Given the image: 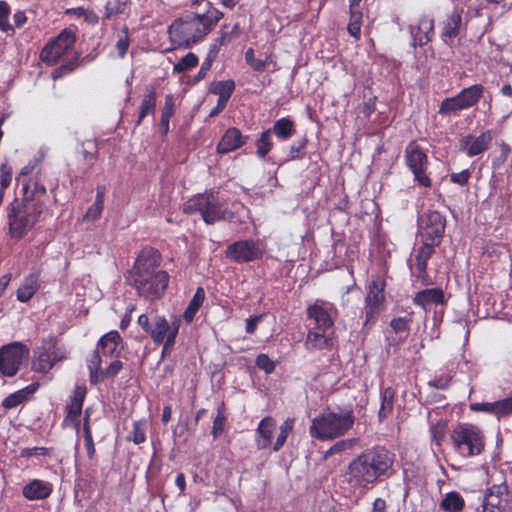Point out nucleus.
Masks as SVG:
<instances>
[{"label": "nucleus", "mask_w": 512, "mask_h": 512, "mask_svg": "<svg viewBox=\"0 0 512 512\" xmlns=\"http://www.w3.org/2000/svg\"><path fill=\"white\" fill-rule=\"evenodd\" d=\"M383 465L384 448L368 449L348 465L346 480L354 489L368 488L384 472Z\"/></svg>", "instance_id": "obj_4"}, {"label": "nucleus", "mask_w": 512, "mask_h": 512, "mask_svg": "<svg viewBox=\"0 0 512 512\" xmlns=\"http://www.w3.org/2000/svg\"><path fill=\"white\" fill-rule=\"evenodd\" d=\"M83 404L70 400L66 406L67 418H69L76 427L80 425V415L82 412Z\"/></svg>", "instance_id": "obj_51"}, {"label": "nucleus", "mask_w": 512, "mask_h": 512, "mask_svg": "<svg viewBox=\"0 0 512 512\" xmlns=\"http://www.w3.org/2000/svg\"><path fill=\"white\" fill-rule=\"evenodd\" d=\"M235 90V81L232 79L225 81H215L210 86V93L219 97L231 98Z\"/></svg>", "instance_id": "obj_41"}, {"label": "nucleus", "mask_w": 512, "mask_h": 512, "mask_svg": "<svg viewBox=\"0 0 512 512\" xmlns=\"http://www.w3.org/2000/svg\"><path fill=\"white\" fill-rule=\"evenodd\" d=\"M355 421L353 411L343 414L324 412L312 420L309 432L311 437L318 440H332L343 436L352 428Z\"/></svg>", "instance_id": "obj_7"}, {"label": "nucleus", "mask_w": 512, "mask_h": 512, "mask_svg": "<svg viewBox=\"0 0 512 512\" xmlns=\"http://www.w3.org/2000/svg\"><path fill=\"white\" fill-rule=\"evenodd\" d=\"M484 87L481 84L472 85L468 88L462 89L458 96L460 97L465 108H470L475 105L482 97Z\"/></svg>", "instance_id": "obj_37"}, {"label": "nucleus", "mask_w": 512, "mask_h": 512, "mask_svg": "<svg viewBox=\"0 0 512 512\" xmlns=\"http://www.w3.org/2000/svg\"><path fill=\"white\" fill-rule=\"evenodd\" d=\"M213 62H214V61H213V60H211L210 58L205 57V59H204V61L202 62L201 67H200V69H199V71H198L197 75L195 76V81H196V82H198V81H200V80H203V79L206 77V75H207L208 71H209V70L211 69V67H212Z\"/></svg>", "instance_id": "obj_61"}, {"label": "nucleus", "mask_w": 512, "mask_h": 512, "mask_svg": "<svg viewBox=\"0 0 512 512\" xmlns=\"http://www.w3.org/2000/svg\"><path fill=\"white\" fill-rule=\"evenodd\" d=\"M199 59L193 52L187 53L179 62L173 66L174 73H184L198 65Z\"/></svg>", "instance_id": "obj_46"}, {"label": "nucleus", "mask_w": 512, "mask_h": 512, "mask_svg": "<svg viewBox=\"0 0 512 512\" xmlns=\"http://www.w3.org/2000/svg\"><path fill=\"white\" fill-rule=\"evenodd\" d=\"M510 506V495L506 484L493 485L484 496L481 512H506Z\"/></svg>", "instance_id": "obj_17"}, {"label": "nucleus", "mask_w": 512, "mask_h": 512, "mask_svg": "<svg viewBox=\"0 0 512 512\" xmlns=\"http://www.w3.org/2000/svg\"><path fill=\"white\" fill-rule=\"evenodd\" d=\"M121 33L122 35L116 42V49L118 52V57L123 59L130 46L129 28L127 26H124L121 29Z\"/></svg>", "instance_id": "obj_49"}, {"label": "nucleus", "mask_w": 512, "mask_h": 512, "mask_svg": "<svg viewBox=\"0 0 512 512\" xmlns=\"http://www.w3.org/2000/svg\"><path fill=\"white\" fill-rule=\"evenodd\" d=\"M227 417L225 414V405L224 403H221V405L217 408V414L213 421L212 426V435L216 439L218 438L225 430V423H226Z\"/></svg>", "instance_id": "obj_47"}, {"label": "nucleus", "mask_w": 512, "mask_h": 512, "mask_svg": "<svg viewBox=\"0 0 512 512\" xmlns=\"http://www.w3.org/2000/svg\"><path fill=\"white\" fill-rule=\"evenodd\" d=\"M466 109L463 105L460 97L458 94L454 97L446 98L442 101L440 108H439V114L441 115H450L455 114L460 110Z\"/></svg>", "instance_id": "obj_42"}, {"label": "nucleus", "mask_w": 512, "mask_h": 512, "mask_svg": "<svg viewBox=\"0 0 512 512\" xmlns=\"http://www.w3.org/2000/svg\"><path fill=\"white\" fill-rule=\"evenodd\" d=\"M445 218L438 211L424 213L419 221L420 233L423 241L440 244L445 231Z\"/></svg>", "instance_id": "obj_15"}, {"label": "nucleus", "mask_w": 512, "mask_h": 512, "mask_svg": "<svg viewBox=\"0 0 512 512\" xmlns=\"http://www.w3.org/2000/svg\"><path fill=\"white\" fill-rule=\"evenodd\" d=\"M256 366L267 374L274 372L276 365L267 354L261 353L256 357Z\"/></svg>", "instance_id": "obj_54"}, {"label": "nucleus", "mask_w": 512, "mask_h": 512, "mask_svg": "<svg viewBox=\"0 0 512 512\" xmlns=\"http://www.w3.org/2000/svg\"><path fill=\"white\" fill-rule=\"evenodd\" d=\"M405 160L408 168L414 175L415 182L421 187L430 188L432 180L427 173L428 157L415 142H410L407 145Z\"/></svg>", "instance_id": "obj_10"}, {"label": "nucleus", "mask_w": 512, "mask_h": 512, "mask_svg": "<svg viewBox=\"0 0 512 512\" xmlns=\"http://www.w3.org/2000/svg\"><path fill=\"white\" fill-rule=\"evenodd\" d=\"M55 363L51 359L49 353L46 351L43 345H41L34 353L32 360V370L37 373H48Z\"/></svg>", "instance_id": "obj_33"}, {"label": "nucleus", "mask_w": 512, "mask_h": 512, "mask_svg": "<svg viewBox=\"0 0 512 512\" xmlns=\"http://www.w3.org/2000/svg\"><path fill=\"white\" fill-rule=\"evenodd\" d=\"M440 507L450 512H459L464 507V500L457 492H449L441 501Z\"/></svg>", "instance_id": "obj_40"}, {"label": "nucleus", "mask_w": 512, "mask_h": 512, "mask_svg": "<svg viewBox=\"0 0 512 512\" xmlns=\"http://www.w3.org/2000/svg\"><path fill=\"white\" fill-rule=\"evenodd\" d=\"M225 256L229 260L243 264L259 260L263 251L254 240H239L227 246Z\"/></svg>", "instance_id": "obj_13"}, {"label": "nucleus", "mask_w": 512, "mask_h": 512, "mask_svg": "<svg viewBox=\"0 0 512 512\" xmlns=\"http://www.w3.org/2000/svg\"><path fill=\"white\" fill-rule=\"evenodd\" d=\"M454 450L462 457L479 455L485 447L482 431L472 424H457L450 434Z\"/></svg>", "instance_id": "obj_8"}, {"label": "nucleus", "mask_w": 512, "mask_h": 512, "mask_svg": "<svg viewBox=\"0 0 512 512\" xmlns=\"http://www.w3.org/2000/svg\"><path fill=\"white\" fill-rule=\"evenodd\" d=\"M495 415L497 417L507 416L512 413V396L494 402Z\"/></svg>", "instance_id": "obj_52"}, {"label": "nucleus", "mask_w": 512, "mask_h": 512, "mask_svg": "<svg viewBox=\"0 0 512 512\" xmlns=\"http://www.w3.org/2000/svg\"><path fill=\"white\" fill-rule=\"evenodd\" d=\"M87 363H88L87 364L88 370H102V368H101L102 359H101V352L99 349H96L92 352L89 359L87 360Z\"/></svg>", "instance_id": "obj_59"}, {"label": "nucleus", "mask_w": 512, "mask_h": 512, "mask_svg": "<svg viewBox=\"0 0 512 512\" xmlns=\"http://www.w3.org/2000/svg\"><path fill=\"white\" fill-rule=\"evenodd\" d=\"M49 451L45 447H32V448H24L20 452V456L24 458H29L32 456H45L48 455Z\"/></svg>", "instance_id": "obj_60"}, {"label": "nucleus", "mask_w": 512, "mask_h": 512, "mask_svg": "<svg viewBox=\"0 0 512 512\" xmlns=\"http://www.w3.org/2000/svg\"><path fill=\"white\" fill-rule=\"evenodd\" d=\"M146 420L134 421L132 431L128 437L135 444H142L146 441Z\"/></svg>", "instance_id": "obj_48"}, {"label": "nucleus", "mask_w": 512, "mask_h": 512, "mask_svg": "<svg viewBox=\"0 0 512 512\" xmlns=\"http://www.w3.org/2000/svg\"><path fill=\"white\" fill-rule=\"evenodd\" d=\"M137 324L151 338L154 344L160 345L170 337L171 333L178 335L180 322L173 321L171 324L162 315L141 314L137 319Z\"/></svg>", "instance_id": "obj_9"}, {"label": "nucleus", "mask_w": 512, "mask_h": 512, "mask_svg": "<svg viewBox=\"0 0 512 512\" xmlns=\"http://www.w3.org/2000/svg\"><path fill=\"white\" fill-rule=\"evenodd\" d=\"M29 357V348L21 342H12L0 348V372L6 377L15 376L23 361Z\"/></svg>", "instance_id": "obj_11"}, {"label": "nucleus", "mask_w": 512, "mask_h": 512, "mask_svg": "<svg viewBox=\"0 0 512 512\" xmlns=\"http://www.w3.org/2000/svg\"><path fill=\"white\" fill-rule=\"evenodd\" d=\"M472 172L470 169H464L458 173L450 174V181L454 184L465 186L471 178Z\"/></svg>", "instance_id": "obj_55"}, {"label": "nucleus", "mask_w": 512, "mask_h": 512, "mask_svg": "<svg viewBox=\"0 0 512 512\" xmlns=\"http://www.w3.org/2000/svg\"><path fill=\"white\" fill-rule=\"evenodd\" d=\"M46 187L39 183L36 179H29L27 183L23 185V197L27 198L28 201L38 202L41 204L42 210H44L46 197Z\"/></svg>", "instance_id": "obj_28"}, {"label": "nucleus", "mask_w": 512, "mask_h": 512, "mask_svg": "<svg viewBox=\"0 0 512 512\" xmlns=\"http://www.w3.org/2000/svg\"><path fill=\"white\" fill-rule=\"evenodd\" d=\"M6 212L9 236L19 241L34 228L43 210L38 202L28 201L27 198H15L6 207Z\"/></svg>", "instance_id": "obj_5"}, {"label": "nucleus", "mask_w": 512, "mask_h": 512, "mask_svg": "<svg viewBox=\"0 0 512 512\" xmlns=\"http://www.w3.org/2000/svg\"><path fill=\"white\" fill-rule=\"evenodd\" d=\"M262 320V315L249 317L246 320L245 331L247 334H253L257 328L258 323Z\"/></svg>", "instance_id": "obj_64"}, {"label": "nucleus", "mask_w": 512, "mask_h": 512, "mask_svg": "<svg viewBox=\"0 0 512 512\" xmlns=\"http://www.w3.org/2000/svg\"><path fill=\"white\" fill-rule=\"evenodd\" d=\"M224 17L219 9L210 6L203 14L189 13L175 19L168 28L171 41L184 48L201 42Z\"/></svg>", "instance_id": "obj_2"}, {"label": "nucleus", "mask_w": 512, "mask_h": 512, "mask_svg": "<svg viewBox=\"0 0 512 512\" xmlns=\"http://www.w3.org/2000/svg\"><path fill=\"white\" fill-rule=\"evenodd\" d=\"M383 250H384V242L382 241L380 234L377 233L371 240L370 253H371V255L375 252L378 254H382Z\"/></svg>", "instance_id": "obj_63"}, {"label": "nucleus", "mask_w": 512, "mask_h": 512, "mask_svg": "<svg viewBox=\"0 0 512 512\" xmlns=\"http://www.w3.org/2000/svg\"><path fill=\"white\" fill-rule=\"evenodd\" d=\"M295 124L289 117H283L276 120L271 128L268 130L271 134H274L278 140L287 141L289 140L295 131Z\"/></svg>", "instance_id": "obj_32"}, {"label": "nucleus", "mask_w": 512, "mask_h": 512, "mask_svg": "<svg viewBox=\"0 0 512 512\" xmlns=\"http://www.w3.org/2000/svg\"><path fill=\"white\" fill-rule=\"evenodd\" d=\"M245 60L256 72H263L269 65H273L274 70L277 69V60L273 53L268 54L265 59H256L253 48H248L245 52Z\"/></svg>", "instance_id": "obj_31"}, {"label": "nucleus", "mask_w": 512, "mask_h": 512, "mask_svg": "<svg viewBox=\"0 0 512 512\" xmlns=\"http://www.w3.org/2000/svg\"><path fill=\"white\" fill-rule=\"evenodd\" d=\"M412 323V317L410 315H406L403 317L393 318L390 321V329L391 333L394 336H388L387 340L390 345H400L408 338L410 334V325Z\"/></svg>", "instance_id": "obj_21"}, {"label": "nucleus", "mask_w": 512, "mask_h": 512, "mask_svg": "<svg viewBox=\"0 0 512 512\" xmlns=\"http://www.w3.org/2000/svg\"><path fill=\"white\" fill-rule=\"evenodd\" d=\"M183 213L187 215L200 214L207 225L220 221H231L234 213L219 200L218 193L205 191L189 198L183 205Z\"/></svg>", "instance_id": "obj_6"}, {"label": "nucleus", "mask_w": 512, "mask_h": 512, "mask_svg": "<svg viewBox=\"0 0 512 512\" xmlns=\"http://www.w3.org/2000/svg\"><path fill=\"white\" fill-rule=\"evenodd\" d=\"M308 145V139L306 136L293 142L290 146L288 153V160H302L306 156V148Z\"/></svg>", "instance_id": "obj_45"}, {"label": "nucleus", "mask_w": 512, "mask_h": 512, "mask_svg": "<svg viewBox=\"0 0 512 512\" xmlns=\"http://www.w3.org/2000/svg\"><path fill=\"white\" fill-rule=\"evenodd\" d=\"M384 302V278L373 279L367 288L365 298L366 322H371L381 312Z\"/></svg>", "instance_id": "obj_16"}, {"label": "nucleus", "mask_w": 512, "mask_h": 512, "mask_svg": "<svg viewBox=\"0 0 512 512\" xmlns=\"http://www.w3.org/2000/svg\"><path fill=\"white\" fill-rule=\"evenodd\" d=\"M492 141L490 131L483 132L479 136L467 135L460 139L459 149L465 152L469 157L477 156L485 152Z\"/></svg>", "instance_id": "obj_19"}, {"label": "nucleus", "mask_w": 512, "mask_h": 512, "mask_svg": "<svg viewBox=\"0 0 512 512\" xmlns=\"http://www.w3.org/2000/svg\"><path fill=\"white\" fill-rule=\"evenodd\" d=\"M175 113V103L173 95L169 94L165 97L164 106L161 110V118L171 119Z\"/></svg>", "instance_id": "obj_56"}, {"label": "nucleus", "mask_w": 512, "mask_h": 512, "mask_svg": "<svg viewBox=\"0 0 512 512\" xmlns=\"http://www.w3.org/2000/svg\"><path fill=\"white\" fill-rule=\"evenodd\" d=\"M41 271L35 270L29 273L17 290V300L26 303L33 298L40 288Z\"/></svg>", "instance_id": "obj_22"}, {"label": "nucleus", "mask_w": 512, "mask_h": 512, "mask_svg": "<svg viewBox=\"0 0 512 512\" xmlns=\"http://www.w3.org/2000/svg\"><path fill=\"white\" fill-rule=\"evenodd\" d=\"M122 368L123 363L120 360H114L105 370H103L102 378H113L122 370Z\"/></svg>", "instance_id": "obj_58"}, {"label": "nucleus", "mask_w": 512, "mask_h": 512, "mask_svg": "<svg viewBox=\"0 0 512 512\" xmlns=\"http://www.w3.org/2000/svg\"><path fill=\"white\" fill-rule=\"evenodd\" d=\"M75 41V33L64 29L44 46L40 53L41 60L48 65L56 64L74 46Z\"/></svg>", "instance_id": "obj_12"}, {"label": "nucleus", "mask_w": 512, "mask_h": 512, "mask_svg": "<svg viewBox=\"0 0 512 512\" xmlns=\"http://www.w3.org/2000/svg\"><path fill=\"white\" fill-rule=\"evenodd\" d=\"M84 435V442H85V448L87 452V456L89 459H92L95 455L96 449L93 441L92 431L91 429H85Z\"/></svg>", "instance_id": "obj_57"}, {"label": "nucleus", "mask_w": 512, "mask_h": 512, "mask_svg": "<svg viewBox=\"0 0 512 512\" xmlns=\"http://www.w3.org/2000/svg\"><path fill=\"white\" fill-rule=\"evenodd\" d=\"M275 426L276 421L270 416L264 417L260 421L256 430L258 435L256 446L259 450L267 449L271 446Z\"/></svg>", "instance_id": "obj_26"}, {"label": "nucleus", "mask_w": 512, "mask_h": 512, "mask_svg": "<svg viewBox=\"0 0 512 512\" xmlns=\"http://www.w3.org/2000/svg\"><path fill=\"white\" fill-rule=\"evenodd\" d=\"M437 242L423 241L422 245L415 250V254L409 261L411 275L424 285H429L430 278L427 273V262L435 252Z\"/></svg>", "instance_id": "obj_14"}, {"label": "nucleus", "mask_w": 512, "mask_h": 512, "mask_svg": "<svg viewBox=\"0 0 512 512\" xmlns=\"http://www.w3.org/2000/svg\"><path fill=\"white\" fill-rule=\"evenodd\" d=\"M256 155L260 159H264L273 148V140L271 132L266 129L264 130L259 138L256 140Z\"/></svg>", "instance_id": "obj_39"}, {"label": "nucleus", "mask_w": 512, "mask_h": 512, "mask_svg": "<svg viewBox=\"0 0 512 512\" xmlns=\"http://www.w3.org/2000/svg\"><path fill=\"white\" fill-rule=\"evenodd\" d=\"M39 387V382H32L26 387L17 390L9 394L7 397H5L2 401V406L8 410L16 408L17 406L30 400L33 397V395L37 392Z\"/></svg>", "instance_id": "obj_23"}, {"label": "nucleus", "mask_w": 512, "mask_h": 512, "mask_svg": "<svg viewBox=\"0 0 512 512\" xmlns=\"http://www.w3.org/2000/svg\"><path fill=\"white\" fill-rule=\"evenodd\" d=\"M362 2L363 0H349V23L347 30L356 40H359L361 37L363 22Z\"/></svg>", "instance_id": "obj_25"}, {"label": "nucleus", "mask_w": 512, "mask_h": 512, "mask_svg": "<svg viewBox=\"0 0 512 512\" xmlns=\"http://www.w3.org/2000/svg\"><path fill=\"white\" fill-rule=\"evenodd\" d=\"M462 23L461 13L453 11L443 22L442 37L444 40L447 38L453 39L458 36L460 26Z\"/></svg>", "instance_id": "obj_35"}, {"label": "nucleus", "mask_w": 512, "mask_h": 512, "mask_svg": "<svg viewBox=\"0 0 512 512\" xmlns=\"http://www.w3.org/2000/svg\"><path fill=\"white\" fill-rule=\"evenodd\" d=\"M42 345L55 364L69 358V352L66 347L60 344L56 337L44 339Z\"/></svg>", "instance_id": "obj_34"}, {"label": "nucleus", "mask_w": 512, "mask_h": 512, "mask_svg": "<svg viewBox=\"0 0 512 512\" xmlns=\"http://www.w3.org/2000/svg\"><path fill=\"white\" fill-rule=\"evenodd\" d=\"M121 340L120 334L116 330H112L99 339L97 349L100 350L103 356L112 357L118 349Z\"/></svg>", "instance_id": "obj_30"}, {"label": "nucleus", "mask_w": 512, "mask_h": 512, "mask_svg": "<svg viewBox=\"0 0 512 512\" xmlns=\"http://www.w3.org/2000/svg\"><path fill=\"white\" fill-rule=\"evenodd\" d=\"M411 36V45L413 47H423L428 44L434 36L433 18L423 15L419 18L417 24L409 26Z\"/></svg>", "instance_id": "obj_18"}, {"label": "nucleus", "mask_w": 512, "mask_h": 512, "mask_svg": "<svg viewBox=\"0 0 512 512\" xmlns=\"http://www.w3.org/2000/svg\"><path fill=\"white\" fill-rule=\"evenodd\" d=\"M130 0H109L104 6L103 21L110 20L111 18L124 14L130 8Z\"/></svg>", "instance_id": "obj_38"}, {"label": "nucleus", "mask_w": 512, "mask_h": 512, "mask_svg": "<svg viewBox=\"0 0 512 512\" xmlns=\"http://www.w3.org/2000/svg\"><path fill=\"white\" fill-rule=\"evenodd\" d=\"M356 442L357 439L355 438L340 440L329 448V450L326 452V456L337 454L345 450L351 449L356 444Z\"/></svg>", "instance_id": "obj_53"}, {"label": "nucleus", "mask_w": 512, "mask_h": 512, "mask_svg": "<svg viewBox=\"0 0 512 512\" xmlns=\"http://www.w3.org/2000/svg\"><path fill=\"white\" fill-rule=\"evenodd\" d=\"M307 337L305 347L308 350L329 349L333 344L334 319L322 300H316L308 305Z\"/></svg>", "instance_id": "obj_3"}, {"label": "nucleus", "mask_w": 512, "mask_h": 512, "mask_svg": "<svg viewBox=\"0 0 512 512\" xmlns=\"http://www.w3.org/2000/svg\"><path fill=\"white\" fill-rule=\"evenodd\" d=\"M205 295L203 287L200 286L196 289L193 298L183 313V319L186 323H191L194 320L195 315L204 303Z\"/></svg>", "instance_id": "obj_36"}, {"label": "nucleus", "mask_w": 512, "mask_h": 512, "mask_svg": "<svg viewBox=\"0 0 512 512\" xmlns=\"http://www.w3.org/2000/svg\"><path fill=\"white\" fill-rule=\"evenodd\" d=\"M157 94L154 87H147L146 93L143 95L139 115L136 120V126H139L144 118L148 115H154L156 110Z\"/></svg>", "instance_id": "obj_29"}, {"label": "nucleus", "mask_w": 512, "mask_h": 512, "mask_svg": "<svg viewBox=\"0 0 512 512\" xmlns=\"http://www.w3.org/2000/svg\"><path fill=\"white\" fill-rule=\"evenodd\" d=\"M295 420L292 418L286 419L280 426V432L273 445V451L278 452L286 443L287 437L292 432Z\"/></svg>", "instance_id": "obj_43"}, {"label": "nucleus", "mask_w": 512, "mask_h": 512, "mask_svg": "<svg viewBox=\"0 0 512 512\" xmlns=\"http://www.w3.org/2000/svg\"><path fill=\"white\" fill-rule=\"evenodd\" d=\"M248 136H244L236 127L228 128L216 146L217 153L227 154L246 144Z\"/></svg>", "instance_id": "obj_20"}, {"label": "nucleus", "mask_w": 512, "mask_h": 512, "mask_svg": "<svg viewBox=\"0 0 512 512\" xmlns=\"http://www.w3.org/2000/svg\"><path fill=\"white\" fill-rule=\"evenodd\" d=\"M445 301L444 292L441 288H430L419 291L413 298V303L427 310L432 304H443Z\"/></svg>", "instance_id": "obj_27"}, {"label": "nucleus", "mask_w": 512, "mask_h": 512, "mask_svg": "<svg viewBox=\"0 0 512 512\" xmlns=\"http://www.w3.org/2000/svg\"><path fill=\"white\" fill-rule=\"evenodd\" d=\"M176 338H177V336H175L174 333H171L170 337L162 343L163 344L162 351H161L162 358H164L170 354V352L172 351V349L176 343Z\"/></svg>", "instance_id": "obj_62"}, {"label": "nucleus", "mask_w": 512, "mask_h": 512, "mask_svg": "<svg viewBox=\"0 0 512 512\" xmlns=\"http://www.w3.org/2000/svg\"><path fill=\"white\" fill-rule=\"evenodd\" d=\"M447 424L440 421L430 427L431 440L439 447L445 437Z\"/></svg>", "instance_id": "obj_50"}, {"label": "nucleus", "mask_w": 512, "mask_h": 512, "mask_svg": "<svg viewBox=\"0 0 512 512\" xmlns=\"http://www.w3.org/2000/svg\"><path fill=\"white\" fill-rule=\"evenodd\" d=\"M52 485L49 482L34 479L22 488L23 496L28 500H43L52 493Z\"/></svg>", "instance_id": "obj_24"}, {"label": "nucleus", "mask_w": 512, "mask_h": 512, "mask_svg": "<svg viewBox=\"0 0 512 512\" xmlns=\"http://www.w3.org/2000/svg\"><path fill=\"white\" fill-rule=\"evenodd\" d=\"M161 253L153 247L141 249L131 269L125 276L126 283L135 289L136 294L147 301L161 299L170 281V275L161 268Z\"/></svg>", "instance_id": "obj_1"}, {"label": "nucleus", "mask_w": 512, "mask_h": 512, "mask_svg": "<svg viewBox=\"0 0 512 512\" xmlns=\"http://www.w3.org/2000/svg\"><path fill=\"white\" fill-rule=\"evenodd\" d=\"M10 13V5L6 1H0V30L8 35H14L15 29L9 23Z\"/></svg>", "instance_id": "obj_44"}]
</instances>
